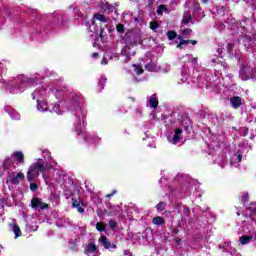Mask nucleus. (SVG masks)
I'll return each mask as SVG.
<instances>
[{"label":"nucleus","mask_w":256,"mask_h":256,"mask_svg":"<svg viewBox=\"0 0 256 256\" xmlns=\"http://www.w3.org/2000/svg\"><path fill=\"white\" fill-rule=\"evenodd\" d=\"M73 99H77V96H73Z\"/></svg>","instance_id":"nucleus-53"},{"label":"nucleus","mask_w":256,"mask_h":256,"mask_svg":"<svg viewBox=\"0 0 256 256\" xmlns=\"http://www.w3.org/2000/svg\"><path fill=\"white\" fill-rule=\"evenodd\" d=\"M86 253H95L97 252V246L95 243H90L88 246L85 248Z\"/></svg>","instance_id":"nucleus-21"},{"label":"nucleus","mask_w":256,"mask_h":256,"mask_svg":"<svg viewBox=\"0 0 256 256\" xmlns=\"http://www.w3.org/2000/svg\"><path fill=\"white\" fill-rule=\"evenodd\" d=\"M32 82H33V79L25 78L24 75H21L16 80V83H19V85H16L15 88L16 89H23V86L25 85V83H32Z\"/></svg>","instance_id":"nucleus-8"},{"label":"nucleus","mask_w":256,"mask_h":256,"mask_svg":"<svg viewBox=\"0 0 256 256\" xmlns=\"http://www.w3.org/2000/svg\"><path fill=\"white\" fill-rule=\"evenodd\" d=\"M230 103L233 109H239L243 105V100L239 96H233L230 98Z\"/></svg>","instance_id":"nucleus-9"},{"label":"nucleus","mask_w":256,"mask_h":256,"mask_svg":"<svg viewBox=\"0 0 256 256\" xmlns=\"http://www.w3.org/2000/svg\"><path fill=\"white\" fill-rule=\"evenodd\" d=\"M191 33H193L191 28H186L182 31V35H191Z\"/></svg>","instance_id":"nucleus-33"},{"label":"nucleus","mask_w":256,"mask_h":256,"mask_svg":"<svg viewBox=\"0 0 256 256\" xmlns=\"http://www.w3.org/2000/svg\"><path fill=\"white\" fill-rule=\"evenodd\" d=\"M100 243L103 245L104 249H117V246L115 244H111V242L107 240V236L105 235H102L100 237Z\"/></svg>","instance_id":"nucleus-10"},{"label":"nucleus","mask_w":256,"mask_h":256,"mask_svg":"<svg viewBox=\"0 0 256 256\" xmlns=\"http://www.w3.org/2000/svg\"><path fill=\"white\" fill-rule=\"evenodd\" d=\"M181 133H183V129L182 128H176L174 130V136L171 140V143H173V145H177V143H179V139H181Z\"/></svg>","instance_id":"nucleus-13"},{"label":"nucleus","mask_w":256,"mask_h":256,"mask_svg":"<svg viewBox=\"0 0 256 256\" xmlns=\"http://www.w3.org/2000/svg\"><path fill=\"white\" fill-rule=\"evenodd\" d=\"M8 178L12 185H20L21 181H25V174L23 172H8Z\"/></svg>","instance_id":"nucleus-3"},{"label":"nucleus","mask_w":256,"mask_h":256,"mask_svg":"<svg viewBox=\"0 0 256 256\" xmlns=\"http://www.w3.org/2000/svg\"><path fill=\"white\" fill-rule=\"evenodd\" d=\"M167 37L169 41H173L174 39H177V32L175 30L168 31Z\"/></svg>","instance_id":"nucleus-24"},{"label":"nucleus","mask_w":256,"mask_h":256,"mask_svg":"<svg viewBox=\"0 0 256 256\" xmlns=\"http://www.w3.org/2000/svg\"><path fill=\"white\" fill-rule=\"evenodd\" d=\"M181 125L185 129V131H187V129H189V125H191V119L189 118V116H184L182 118Z\"/></svg>","instance_id":"nucleus-17"},{"label":"nucleus","mask_w":256,"mask_h":256,"mask_svg":"<svg viewBox=\"0 0 256 256\" xmlns=\"http://www.w3.org/2000/svg\"><path fill=\"white\" fill-rule=\"evenodd\" d=\"M99 37L100 39H103V30L100 31Z\"/></svg>","instance_id":"nucleus-51"},{"label":"nucleus","mask_w":256,"mask_h":256,"mask_svg":"<svg viewBox=\"0 0 256 256\" xmlns=\"http://www.w3.org/2000/svg\"><path fill=\"white\" fill-rule=\"evenodd\" d=\"M181 45H189V40H183V36L178 35Z\"/></svg>","instance_id":"nucleus-32"},{"label":"nucleus","mask_w":256,"mask_h":256,"mask_svg":"<svg viewBox=\"0 0 256 256\" xmlns=\"http://www.w3.org/2000/svg\"><path fill=\"white\" fill-rule=\"evenodd\" d=\"M52 111H54V113H59V105H54Z\"/></svg>","instance_id":"nucleus-40"},{"label":"nucleus","mask_w":256,"mask_h":256,"mask_svg":"<svg viewBox=\"0 0 256 256\" xmlns=\"http://www.w3.org/2000/svg\"><path fill=\"white\" fill-rule=\"evenodd\" d=\"M174 241H175L176 245H181V238L180 237H175Z\"/></svg>","instance_id":"nucleus-39"},{"label":"nucleus","mask_w":256,"mask_h":256,"mask_svg":"<svg viewBox=\"0 0 256 256\" xmlns=\"http://www.w3.org/2000/svg\"><path fill=\"white\" fill-rule=\"evenodd\" d=\"M164 11H167V6H165L163 4L158 6V9H157V14L158 15H163Z\"/></svg>","instance_id":"nucleus-27"},{"label":"nucleus","mask_w":256,"mask_h":256,"mask_svg":"<svg viewBox=\"0 0 256 256\" xmlns=\"http://www.w3.org/2000/svg\"><path fill=\"white\" fill-rule=\"evenodd\" d=\"M95 21H100V23H108L109 22V18H107L105 15H103L101 13H95L93 15L92 23H95Z\"/></svg>","instance_id":"nucleus-12"},{"label":"nucleus","mask_w":256,"mask_h":256,"mask_svg":"<svg viewBox=\"0 0 256 256\" xmlns=\"http://www.w3.org/2000/svg\"><path fill=\"white\" fill-rule=\"evenodd\" d=\"M3 171H11V169H17L15 162L11 158L6 157L2 163Z\"/></svg>","instance_id":"nucleus-6"},{"label":"nucleus","mask_w":256,"mask_h":256,"mask_svg":"<svg viewBox=\"0 0 256 256\" xmlns=\"http://www.w3.org/2000/svg\"><path fill=\"white\" fill-rule=\"evenodd\" d=\"M12 231L15 235V239L21 237V228L17 224H12Z\"/></svg>","instance_id":"nucleus-19"},{"label":"nucleus","mask_w":256,"mask_h":256,"mask_svg":"<svg viewBox=\"0 0 256 256\" xmlns=\"http://www.w3.org/2000/svg\"><path fill=\"white\" fill-rule=\"evenodd\" d=\"M177 49H183V44H181V42L179 44H177Z\"/></svg>","instance_id":"nucleus-48"},{"label":"nucleus","mask_w":256,"mask_h":256,"mask_svg":"<svg viewBox=\"0 0 256 256\" xmlns=\"http://www.w3.org/2000/svg\"><path fill=\"white\" fill-rule=\"evenodd\" d=\"M167 207V203L160 201L157 205H156V210L157 211H165V208Z\"/></svg>","instance_id":"nucleus-25"},{"label":"nucleus","mask_w":256,"mask_h":256,"mask_svg":"<svg viewBox=\"0 0 256 256\" xmlns=\"http://www.w3.org/2000/svg\"><path fill=\"white\" fill-rule=\"evenodd\" d=\"M192 63H197V57H194V58L192 59Z\"/></svg>","instance_id":"nucleus-52"},{"label":"nucleus","mask_w":256,"mask_h":256,"mask_svg":"<svg viewBox=\"0 0 256 256\" xmlns=\"http://www.w3.org/2000/svg\"><path fill=\"white\" fill-rule=\"evenodd\" d=\"M116 31L118 33H125V26L121 23L117 24L116 25Z\"/></svg>","instance_id":"nucleus-29"},{"label":"nucleus","mask_w":256,"mask_h":256,"mask_svg":"<svg viewBox=\"0 0 256 256\" xmlns=\"http://www.w3.org/2000/svg\"><path fill=\"white\" fill-rule=\"evenodd\" d=\"M239 75L242 81H249V79H253V69L244 63L240 67Z\"/></svg>","instance_id":"nucleus-2"},{"label":"nucleus","mask_w":256,"mask_h":256,"mask_svg":"<svg viewBox=\"0 0 256 256\" xmlns=\"http://www.w3.org/2000/svg\"><path fill=\"white\" fill-rule=\"evenodd\" d=\"M235 47V44L233 43H228L227 44V51L228 53H231V51H233V48Z\"/></svg>","instance_id":"nucleus-34"},{"label":"nucleus","mask_w":256,"mask_h":256,"mask_svg":"<svg viewBox=\"0 0 256 256\" xmlns=\"http://www.w3.org/2000/svg\"><path fill=\"white\" fill-rule=\"evenodd\" d=\"M37 109H38V111L45 112V111H47V109H49V106L47 105V102L40 101L37 104Z\"/></svg>","instance_id":"nucleus-20"},{"label":"nucleus","mask_w":256,"mask_h":256,"mask_svg":"<svg viewBox=\"0 0 256 256\" xmlns=\"http://www.w3.org/2000/svg\"><path fill=\"white\" fill-rule=\"evenodd\" d=\"M101 9H102V11H104V13H108V15H109V14L113 13V11H115V6H113L109 2H105V3H102Z\"/></svg>","instance_id":"nucleus-14"},{"label":"nucleus","mask_w":256,"mask_h":256,"mask_svg":"<svg viewBox=\"0 0 256 256\" xmlns=\"http://www.w3.org/2000/svg\"><path fill=\"white\" fill-rule=\"evenodd\" d=\"M76 133L77 135H83V129L81 128V125L76 127Z\"/></svg>","instance_id":"nucleus-36"},{"label":"nucleus","mask_w":256,"mask_h":256,"mask_svg":"<svg viewBox=\"0 0 256 256\" xmlns=\"http://www.w3.org/2000/svg\"><path fill=\"white\" fill-rule=\"evenodd\" d=\"M39 189V185L37 183H30V191H37Z\"/></svg>","instance_id":"nucleus-31"},{"label":"nucleus","mask_w":256,"mask_h":256,"mask_svg":"<svg viewBox=\"0 0 256 256\" xmlns=\"http://www.w3.org/2000/svg\"><path fill=\"white\" fill-rule=\"evenodd\" d=\"M96 229L97 231H99L100 233H103V231H106L107 229V224L103 223V222H97L96 223Z\"/></svg>","instance_id":"nucleus-22"},{"label":"nucleus","mask_w":256,"mask_h":256,"mask_svg":"<svg viewBox=\"0 0 256 256\" xmlns=\"http://www.w3.org/2000/svg\"><path fill=\"white\" fill-rule=\"evenodd\" d=\"M115 193H117V190H113L112 193L107 194V195H106L107 199H111V197H113V195H114Z\"/></svg>","instance_id":"nucleus-41"},{"label":"nucleus","mask_w":256,"mask_h":256,"mask_svg":"<svg viewBox=\"0 0 256 256\" xmlns=\"http://www.w3.org/2000/svg\"><path fill=\"white\" fill-rule=\"evenodd\" d=\"M253 240V236L243 235L239 238L241 245H248Z\"/></svg>","instance_id":"nucleus-16"},{"label":"nucleus","mask_w":256,"mask_h":256,"mask_svg":"<svg viewBox=\"0 0 256 256\" xmlns=\"http://www.w3.org/2000/svg\"><path fill=\"white\" fill-rule=\"evenodd\" d=\"M108 225H109L110 229H112V230L117 229V222L113 219H110L108 221Z\"/></svg>","instance_id":"nucleus-28"},{"label":"nucleus","mask_w":256,"mask_h":256,"mask_svg":"<svg viewBox=\"0 0 256 256\" xmlns=\"http://www.w3.org/2000/svg\"><path fill=\"white\" fill-rule=\"evenodd\" d=\"M31 207L36 211H45V209H49V204L42 202L41 199L37 197H33L31 199Z\"/></svg>","instance_id":"nucleus-4"},{"label":"nucleus","mask_w":256,"mask_h":256,"mask_svg":"<svg viewBox=\"0 0 256 256\" xmlns=\"http://www.w3.org/2000/svg\"><path fill=\"white\" fill-rule=\"evenodd\" d=\"M3 175H5V171H3V169L0 168V177H2Z\"/></svg>","instance_id":"nucleus-49"},{"label":"nucleus","mask_w":256,"mask_h":256,"mask_svg":"<svg viewBox=\"0 0 256 256\" xmlns=\"http://www.w3.org/2000/svg\"><path fill=\"white\" fill-rule=\"evenodd\" d=\"M13 159L16 161L17 165L25 164V154L21 151H15L12 154Z\"/></svg>","instance_id":"nucleus-7"},{"label":"nucleus","mask_w":256,"mask_h":256,"mask_svg":"<svg viewBox=\"0 0 256 256\" xmlns=\"http://www.w3.org/2000/svg\"><path fill=\"white\" fill-rule=\"evenodd\" d=\"M242 203H247L249 201V194H244L241 198Z\"/></svg>","instance_id":"nucleus-35"},{"label":"nucleus","mask_w":256,"mask_h":256,"mask_svg":"<svg viewBox=\"0 0 256 256\" xmlns=\"http://www.w3.org/2000/svg\"><path fill=\"white\" fill-rule=\"evenodd\" d=\"M150 29L152 31H157V29H159V22L157 21L150 22Z\"/></svg>","instance_id":"nucleus-26"},{"label":"nucleus","mask_w":256,"mask_h":256,"mask_svg":"<svg viewBox=\"0 0 256 256\" xmlns=\"http://www.w3.org/2000/svg\"><path fill=\"white\" fill-rule=\"evenodd\" d=\"M148 7L151 9L153 7V0H148Z\"/></svg>","instance_id":"nucleus-44"},{"label":"nucleus","mask_w":256,"mask_h":256,"mask_svg":"<svg viewBox=\"0 0 256 256\" xmlns=\"http://www.w3.org/2000/svg\"><path fill=\"white\" fill-rule=\"evenodd\" d=\"M183 215L185 217H189L191 215V209H189V207H187V206H184V208H183Z\"/></svg>","instance_id":"nucleus-30"},{"label":"nucleus","mask_w":256,"mask_h":256,"mask_svg":"<svg viewBox=\"0 0 256 256\" xmlns=\"http://www.w3.org/2000/svg\"><path fill=\"white\" fill-rule=\"evenodd\" d=\"M91 57H92L93 59H99V53L94 52V53H92Z\"/></svg>","instance_id":"nucleus-42"},{"label":"nucleus","mask_w":256,"mask_h":256,"mask_svg":"<svg viewBox=\"0 0 256 256\" xmlns=\"http://www.w3.org/2000/svg\"><path fill=\"white\" fill-rule=\"evenodd\" d=\"M172 235H173V236L179 235V229H178V228H173V229H172Z\"/></svg>","instance_id":"nucleus-38"},{"label":"nucleus","mask_w":256,"mask_h":256,"mask_svg":"<svg viewBox=\"0 0 256 256\" xmlns=\"http://www.w3.org/2000/svg\"><path fill=\"white\" fill-rule=\"evenodd\" d=\"M3 75V64L0 63V77Z\"/></svg>","instance_id":"nucleus-45"},{"label":"nucleus","mask_w":256,"mask_h":256,"mask_svg":"<svg viewBox=\"0 0 256 256\" xmlns=\"http://www.w3.org/2000/svg\"><path fill=\"white\" fill-rule=\"evenodd\" d=\"M40 173H45V165L41 162H34L30 165L27 172V181L33 183L39 177Z\"/></svg>","instance_id":"nucleus-1"},{"label":"nucleus","mask_w":256,"mask_h":256,"mask_svg":"<svg viewBox=\"0 0 256 256\" xmlns=\"http://www.w3.org/2000/svg\"><path fill=\"white\" fill-rule=\"evenodd\" d=\"M201 2H202L204 5H207V3H209V0H201Z\"/></svg>","instance_id":"nucleus-50"},{"label":"nucleus","mask_w":256,"mask_h":256,"mask_svg":"<svg viewBox=\"0 0 256 256\" xmlns=\"http://www.w3.org/2000/svg\"><path fill=\"white\" fill-rule=\"evenodd\" d=\"M152 223H153V225H157V227H161V226L165 225V218H163L161 216H156L152 219Z\"/></svg>","instance_id":"nucleus-15"},{"label":"nucleus","mask_w":256,"mask_h":256,"mask_svg":"<svg viewBox=\"0 0 256 256\" xmlns=\"http://www.w3.org/2000/svg\"><path fill=\"white\" fill-rule=\"evenodd\" d=\"M242 159H243V155L238 154V163H241Z\"/></svg>","instance_id":"nucleus-46"},{"label":"nucleus","mask_w":256,"mask_h":256,"mask_svg":"<svg viewBox=\"0 0 256 256\" xmlns=\"http://www.w3.org/2000/svg\"><path fill=\"white\" fill-rule=\"evenodd\" d=\"M189 43H191V45H197V41L196 40H189Z\"/></svg>","instance_id":"nucleus-47"},{"label":"nucleus","mask_w":256,"mask_h":256,"mask_svg":"<svg viewBox=\"0 0 256 256\" xmlns=\"http://www.w3.org/2000/svg\"><path fill=\"white\" fill-rule=\"evenodd\" d=\"M193 21V17L191 16V12H186L182 18L183 25H189V22Z\"/></svg>","instance_id":"nucleus-18"},{"label":"nucleus","mask_w":256,"mask_h":256,"mask_svg":"<svg viewBox=\"0 0 256 256\" xmlns=\"http://www.w3.org/2000/svg\"><path fill=\"white\" fill-rule=\"evenodd\" d=\"M245 39H247V41H253V36L245 35Z\"/></svg>","instance_id":"nucleus-43"},{"label":"nucleus","mask_w":256,"mask_h":256,"mask_svg":"<svg viewBox=\"0 0 256 256\" xmlns=\"http://www.w3.org/2000/svg\"><path fill=\"white\" fill-rule=\"evenodd\" d=\"M148 103L152 109H157L159 107V99L157 98V94H153L148 99Z\"/></svg>","instance_id":"nucleus-11"},{"label":"nucleus","mask_w":256,"mask_h":256,"mask_svg":"<svg viewBox=\"0 0 256 256\" xmlns=\"http://www.w3.org/2000/svg\"><path fill=\"white\" fill-rule=\"evenodd\" d=\"M145 69H146V71H153V64H151V63L146 64Z\"/></svg>","instance_id":"nucleus-37"},{"label":"nucleus","mask_w":256,"mask_h":256,"mask_svg":"<svg viewBox=\"0 0 256 256\" xmlns=\"http://www.w3.org/2000/svg\"><path fill=\"white\" fill-rule=\"evenodd\" d=\"M135 67V73L137 75H143V73H145V70H143V66H141V64H134Z\"/></svg>","instance_id":"nucleus-23"},{"label":"nucleus","mask_w":256,"mask_h":256,"mask_svg":"<svg viewBox=\"0 0 256 256\" xmlns=\"http://www.w3.org/2000/svg\"><path fill=\"white\" fill-rule=\"evenodd\" d=\"M71 197H72V208L73 209H77L78 213H85V209L83 207H85V203H83V201L81 200V198H75L74 194L71 193Z\"/></svg>","instance_id":"nucleus-5"}]
</instances>
